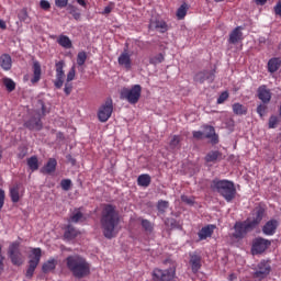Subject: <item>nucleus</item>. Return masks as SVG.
<instances>
[{"mask_svg": "<svg viewBox=\"0 0 281 281\" xmlns=\"http://www.w3.org/2000/svg\"><path fill=\"white\" fill-rule=\"evenodd\" d=\"M120 214L115 211V206L108 204L104 206L101 216V227L105 238H115L120 232Z\"/></svg>", "mask_w": 281, "mask_h": 281, "instance_id": "1", "label": "nucleus"}, {"mask_svg": "<svg viewBox=\"0 0 281 281\" xmlns=\"http://www.w3.org/2000/svg\"><path fill=\"white\" fill-rule=\"evenodd\" d=\"M65 263L68 271H70L74 278H77L78 280L91 276V263H89L82 256L70 255L66 258Z\"/></svg>", "mask_w": 281, "mask_h": 281, "instance_id": "2", "label": "nucleus"}, {"mask_svg": "<svg viewBox=\"0 0 281 281\" xmlns=\"http://www.w3.org/2000/svg\"><path fill=\"white\" fill-rule=\"evenodd\" d=\"M262 218H265V209H256L252 211V216L247 218L244 222H237L235 224V238H245V235L247 232H251V229H255V227H258L260 223L262 222Z\"/></svg>", "mask_w": 281, "mask_h": 281, "instance_id": "3", "label": "nucleus"}, {"mask_svg": "<svg viewBox=\"0 0 281 281\" xmlns=\"http://www.w3.org/2000/svg\"><path fill=\"white\" fill-rule=\"evenodd\" d=\"M211 189L213 192H217L220 196H223L227 203L236 199V187L229 180L215 179L211 182Z\"/></svg>", "mask_w": 281, "mask_h": 281, "instance_id": "4", "label": "nucleus"}, {"mask_svg": "<svg viewBox=\"0 0 281 281\" xmlns=\"http://www.w3.org/2000/svg\"><path fill=\"white\" fill-rule=\"evenodd\" d=\"M164 265H169V268L165 270L156 268L153 271V281L175 280V276H177V265L170 259L165 260Z\"/></svg>", "mask_w": 281, "mask_h": 281, "instance_id": "5", "label": "nucleus"}, {"mask_svg": "<svg viewBox=\"0 0 281 281\" xmlns=\"http://www.w3.org/2000/svg\"><path fill=\"white\" fill-rule=\"evenodd\" d=\"M8 256L14 267H21L25 262V256L21 252V243L19 241L9 245Z\"/></svg>", "mask_w": 281, "mask_h": 281, "instance_id": "6", "label": "nucleus"}, {"mask_svg": "<svg viewBox=\"0 0 281 281\" xmlns=\"http://www.w3.org/2000/svg\"><path fill=\"white\" fill-rule=\"evenodd\" d=\"M122 100H126L130 104H137L142 98V86L134 85L132 88H123L121 91Z\"/></svg>", "mask_w": 281, "mask_h": 281, "instance_id": "7", "label": "nucleus"}, {"mask_svg": "<svg viewBox=\"0 0 281 281\" xmlns=\"http://www.w3.org/2000/svg\"><path fill=\"white\" fill-rule=\"evenodd\" d=\"M43 256L41 248H33L29 256V267L26 270V278H32L34 276V271H36V267L41 262V257Z\"/></svg>", "mask_w": 281, "mask_h": 281, "instance_id": "8", "label": "nucleus"}, {"mask_svg": "<svg viewBox=\"0 0 281 281\" xmlns=\"http://www.w3.org/2000/svg\"><path fill=\"white\" fill-rule=\"evenodd\" d=\"M113 115V99L108 98L104 103H102L98 111V117L101 122H109Z\"/></svg>", "mask_w": 281, "mask_h": 281, "instance_id": "9", "label": "nucleus"}, {"mask_svg": "<svg viewBox=\"0 0 281 281\" xmlns=\"http://www.w3.org/2000/svg\"><path fill=\"white\" fill-rule=\"evenodd\" d=\"M148 30L150 32H159L160 34H166L168 31V23L160 18H151L149 20Z\"/></svg>", "mask_w": 281, "mask_h": 281, "instance_id": "10", "label": "nucleus"}, {"mask_svg": "<svg viewBox=\"0 0 281 281\" xmlns=\"http://www.w3.org/2000/svg\"><path fill=\"white\" fill-rule=\"evenodd\" d=\"M270 246H271V241L269 239H265L262 237L255 239L252 244L254 256L258 254H263V251H267V249H269Z\"/></svg>", "mask_w": 281, "mask_h": 281, "instance_id": "11", "label": "nucleus"}, {"mask_svg": "<svg viewBox=\"0 0 281 281\" xmlns=\"http://www.w3.org/2000/svg\"><path fill=\"white\" fill-rule=\"evenodd\" d=\"M42 106V113H37L36 116L31 119L25 123L26 128H30L31 131H41L43 128V123H41V115H45V105L41 103Z\"/></svg>", "mask_w": 281, "mask_h": 281, "instance_id": "12", "label": "nucleus"}, {"mask_svg": "<svg viewBox=\"0 0 281 281\" xmlns=\"http://www.w3.org/2000/svg\"><path fill=\"white\" fill-rule=\"evenodd\" d=\"M269 273H271V265H269V262H267V261H261L257 266V270L255 272V278H257V280H265V278H267V276H269Z\"/></svg>", "mask_w": 281, "mask_h": 281, "instance_id": "13", "label": "nucleus"}, {"mask_svg": "<svg viewBox=\"0 0 281 281\" xmlns=\"http://www.w3.org/2000/svg\"><path fill=\"white\" fill-rule=\"evenodd\" d=\"M257 95L263 104H269L271 102V90L267 89V86L259 87L257 90Z\"/></svg>", "mask_w": 281, "mask_h": 281, "instance_id": "14", "label": "nucleus"}, {"mask_svg": "<svg viewBox=\"0 0 281 281\" xmlns=\"http://www.w3.org/2000/svg\"><path fill=\"white\" fill-rule=\"evenodd\" d=\"M276 229H278V221L270 220L262 227V232L266 236H273L276 234Z\"/></svg>", "mask_w": 281, "mask_h": 281, "instance_id": "15", "label": "nucleus"}, {"mask_svg": "<svg viewBox=\"0 0 281 281\" xmlns=\"http://www.w3.org/2000/svg\"><path fill=\"white\" fill-rule=\"evenodd\" d=\"M204 137H206V139H211L212 144H218V135H216L214 126H204Z\"/></svg>", "mask_w": 281, "mask_h": 281, "instance_id": "16", "label": "nucleus"}, {"mask_svg": "<svg viewBox=\"0 0 281 281\" xmlns=\"http://www.w3.org/2000/svg\"><path fill=\"white\" fill-rule=\"evenodd\" d=\"M214 229H216V226H214V225L204 226V227L198 233L199 239H200V240H205V239H207V238H211V237H212V234H214Z\"/></svg>", "mask_w": 281, "mask_h": 281, "instance_id": "17", "label": "nucleus"}, {"mask_svg": "<svg viewBox=\"0 0 281 281\" xmlns=\"http://www.w3.org/2000/svg\"><path fill=\"white\" fill-rule=\"evenodd\" d=\"M194 80L195 82H200V83H203L205 80H207V82H213L214 72H205V71L196 72V75L194 76Z\"/></svg>", "mask_w": 281, "mask_h": 281, "instance_id": "18", "label": "nucleus"}, {"mask_svg": "<svg viewBox=\"0 0 281 281\" xmlns=\"http://www.w3.org/2000/svg\"><path fill=\"white\" fill-rule=\"evenodd\" d=\"M239 41H243V32L240 31V26H237L231 32L228 43L236 45Z\"/></svg>", "mask_w": 281, "mask_h": 281, "instance_id": "19", "label": "nucleus"}, {"mask_svg": "<svg viewBox=\"0 0 281 281\" xmlns=\"http://www.w3.org/2000/svg\"><path fill=\"white\" fill-rule=\"evenodd\" d=\"M0 67L4 69V71L12 69V56H10V54H2L0 56Z\"/></svg>", "mask_w": 281, "mask_h": 281, "instance_id": "20", "label": "nucleus"}, {"mask_svg": "<svg viewBox=\"0 0 281 281\" xmlns=\"http://www.w3.org/2000/svg\"><path fill=\"white\" fill-rule=\"evenodd\" d=\"M57 43L64 49H71V47H74V43L71 42V40L67 35H63V34L59 35L58 38H57Z\"/></svg>", "mask_w": 281, "mask_h": 281, "instance_id": "21", "label": "nucleus"}, {"mask_svg": "<svg viewBox=\"0 0 281 281\" xmlns=\"http://www.w3.org/2000/svg\"><path fill=\"white\" fill-rule=\"evenodd\" d=\"M281 67V58L272 57L268 60V71H278Z\"/></svg>", "mask_w": 281, "mask_h": 281, "instance_id": "22", "label": "nucleus"}, {"mask_svg": "<svg viewBox=\"0 0 281 281\" xmlns=\"http://www.w3.org/2000/svg\"><path fill=\"white\" fill-rule=\"evenodd\" d=\"M57 165L58 162L56 161V159L50 158L47 161L46 166L42 169V172H44L45 175H52V172H55Z\"/></svg>", "mask_w": 281, "mask_h": 281, "instance_id": "23", "label": "nucleus"}, {"mask_svg": "<svg viewBox=\"0 0 281 281\" xmlns=\"http://www.w3.org/2000/svg\"><path fill=\"white\" fill-rule=\"evenodd\" d=\"M68 13L71 14L72 19L75 21H80L82 19V13H80V9L74 4H68L67 5Z\"/></svg>", "mask_w": 281, "mask_h": 281, "instance_id": "24", "label": "nucleus"}, {"mask_svg": "<svg viewBox=\"0 0 281 281\" xmlns=\"http://www.w3.org/2000/svg\"><path fill=\"white\" fill-rule=\"evenodd\" d=\"M190 265L193 273H196L201 269V257L198 255H192L190 259Z\"/></svg>", "mask_w": 281, "mask_h": 281, "instance_id": "25", "label": "nucleus"}, {"mask_svg": "<svg viewBox=\"0 0 281 281\" xmlns=\"http://www.w3.org/2000/svg\"><path fill=\"white\" fill-rule=\"evenodd\" d=\"M150 181H151V178H150V175L148 173H143L137 178V183L142 188H148V186H150Z\"/></svg>", "mask_w": 281, "mask_h": 281, "instance_id": "26", "label": "nucleus"}, {"mask_svg": "<svg viewBox=\"0 0 281 281\" xmlns=\"http://www.w3.org/2000/svg\"><path fill=\"white\" fill-rule=\"evenodd\" d=\"M188 10H189V7H188V3H182L178 10H177V13H176V16L179 21H183V19H186V15L188 14Z\"/></svg>", "mask_w": 281, "mask_h": 281, "instance_id": "27", "label": "nucleus"}, {"mask_svg": "<svg viewBox=\"0 0 281 281\" xmlns=\"http://www.w3.org/2000/svg\"><path fill=\"white\" fill-rule=\"evenodd\" d=\"M233 113H235V115H247V106L240 103H234Z\"/></svg>", "mask_w": 281, "mask_h": 281, "instance_id": "28", "label": "nucleus"}, {"mask_svg": "<svg viewBox=\"0 0 281 281\" xmlns=\"http://www.w3.org/2000/svg\"><path fill=\"white\" fill-rule=\"evenodd\" d=\"M76 236H78V231H76V228H74L72 226H68L64 234V238L66 240H74Z\"/></svg>", "mask_w": 281, "mask_h": 281, "instance_id": "29", "label": "nucleus"}, {"mask_svg": "<svg viewBox=\"0 0 281 281\" xmlns=\"http://www.w3.org/2000/svg\"><path fill=\"white\" fill-rule=\"evenodd\" d=\"M119 65H124L127 69L131 67V56L128 53H122L119 57Z\"/></svg>", "mask_w": 281, "mask_h": 281, "instance_id": "30", "label": "nucleus"}, {"mask_svg": "<svg viewBox=\"0 0 281 281\" xmlns=\"http://www.w3.org/2000/svg\"><path fill=\"white\" fill-rule=\"evenodd\" d=\"M54 269H56V260L54 259H49L42 267L44 273H49V271H54Z\"/></svg>", "mask_w": 281, "mask_h": 281, "instance_id": "31", "label": "nucleus"}, {"mask_svg": "<svg viewBox=\"0 0 281 281\" xmlns=\"http://www.w3.org/2000/svg\"><path fill=\"white\" fill-rule=\"evenodd\" d=\"M164 60H166V55L162 53L154 55L149 58L150 65H160V63H164Z\"/></svg>", "mask_w": 281, "mask_h": 281, "instance_id": "32", "label": "nucleus"}, {"mask_svg": "<svg viewBox=\"0 0 281 281\" xmlns=\"http://www.w3.org/2000/svg\"><path fill=\"white\" fill-rule=\"evenodd\" d=\"M64 82H65V72L64 71L57 72V76L54 82L56 89H61Z\"/></svg>", "mask_w": 281, "mask_h": 281, "instance_id": "33", "label": "nucleus"}, {"mask_svg": "<svg viewBox=\"0 0 281 281\" xmlns=\"http://www.w3.org/2000/svg\"><path fill=\"white\" fill-rule=\"evenodd\" d=\"M10 196H11V201L13 203H19V199H20L19 184H16L10 189Z\"/></svg>", "mask_w": 281, "mask_h": 281, "instance_id": "34", "label": "nucleus"}, {"mask_svg": "<svg viewBox=\"0 0 281 281\" xmlns=\"http://www.w3.org/2000/svg\"><path fill=\"white\" fill-rule=\"evenodd\" d=\"M218 159H221V153L216 150L209 153L205 157V160L207 162L218 161Z\"/></svg>", "mask_w": 281, "mask_h": 281, "instance_id": "35", "label": "nucleus"}, {"mask_svg": "<svg viewBox=\"0 0 281 281\" xmlns=\"http://www.w3.org/2000/svg\"><path fill=\"white\" fill-rule=\"evenodd\" d=\"M3 85L9 92H12L14 89H16V83H14V81L10 78H3Z\"/></svg>", "mask_w": 281, "mask_h": 281, "instance_id": "36", "label": "nucleus"}, {"mask_svg": "<svg viewBox=\"0 0 281 281\" xmlns=\"http://www.w3.org/2000/svg\"><path fill=\"white\" fill-rule=\"evenodd\" d=\"M18 19L19 21H22V23H30V15L27 14V9H22L19 13H18Z\"/></svg>", "mask_w": 281, "mask_h": 281, "instance_id": "37", "label": "nucleus"}, {"mask_svg": "<svg viewBox=\"0 0 281 281\" xmlns=\"http://www.w3.org/2000/svg\"><path fill=\"white\" fill-rule=\"evenodd\" d=\"M29 168L34 172L38 168V158L36 156H32L27 159Z\"/></svg>", "mask_w": 281, "mask_h": 281, "instance_id": "38", "label": "nucleus"}, {"mask_svg": "<svg viewBox=\"0 0 281 281\" xmlns=\"http://www.w3.org/2000/svg\"><path fill=\"white\" fill-rule=\"evenodd\" d=\"M85 63H87V53L85 50H81L77 55V65H79V67H82Z\"/></svg>", "mask_w": 281, "mask_h": 281, "instance_id": "39", "label": "nucleus"}, {"mask_svg": "<svg viewBox=\"0 0 281 281\" xmlns=\"http://www.w3.org/2000/svg\"><path fill=\"white\" fill-rule=\"evenodd\" d=\"M181 142V138L179 136H173L169 143L170 148H172V150L179 148V144Z\"/></svg>", "mask_w": 281, "mask_h": 281, "instance_id": "40", "label": "nucleus"}, {"mask_svg": "<svg viewBox=\"0 0 281 281\" xmlns=\"http://www.w3.org/2000/svg\"><path fill=\"white\" fill-rule=\"evenodd\" d=\"M168 205H169L168 201H164V200L158 201V204H157L158 212H160V214H164Z\"/></svg>", "mask_w": 281, "mask_h": 281, "instance_id": "41", "label": "nucleus"}, {"mask_svg": "<svg viewBox=\"0 0 281 281\" xmlns=\"http://www.w3.org/2000/svg\"><path fill=\"white\" fill-rule=\"evenodd\" d=\"M142 227L145 229V232H148L150 234V232H153V223H150V221L148 220H142Z\"/></svg>", "mask_w": 281, "mask_h": 281, "instance_id": "42", "label": "nucleus"}, {"mask_svg": "<svg viewBox=\"0 0 281 281\" xmlns=\"http://www.w3.org/2000/svg\"><path fill=\"white\" fill-rule=\"evenodd\" d=\"M61 190H65V192L69 191L71 188V180L70 179H64L60 182Z\"/></svg>", "mask_w": 281, "mask_h": 281, "instance_id": "43", "label": "nucleus"}, {"mask_svg": "<svg viewBox=\"0 0 281 281\" xmlns=\"http://www.w3.org/2000/svg\"><path fill=\"white\" fill-rule=\"evenodd\" d=\"M40 8L44 10L45 12H48V10L52 9V4L47 0H41L40 1Z\"/></svg>", "mask_w": 281, "mask_h": 281, "instance_id": "44", "label": "nucleus"}, {"mask_svg": "<svg viewBox=\"0 0 281 281\" xmlns=\"http://www.w3.org/2000/svg\"><path fill=\"white\" fill-rule=\"evenodd\" d=\"M71 223H80L82 221V213L80 211H77L71 217Z\"/></svg>", "mask_w": 281, "mask_h": 281, "instance_id": "45", "label": "nucleus"}, {"mask_svg": "<svg viewBox=\"0 0 281 281\" xmlns=\"http://www.w3.org/2000/svg\"><path fill=\"white\" fill-rule=\"evenodd\" d=\"M227 98H229V93L227 91L222 92L217 98V104H223V102H225Z\"/></svg>", "mask_w": 281, "mask_h": 281, "instance_id": "46", "label": "nucleus"}, {"mask_svg": "<svg viewBox=\"0 0 281 281\" xmlns=\"http://www.w3.org/2000/svg\"><path fill=\"white\" fill-rule=\"evenodd\" d=\"M257 113L258 115H260V117H263L265 116V113H267V105L265 104H259L257 106Z\"/></svg>", "mask_w": 281, "mask_h": 281, "instance_id": "47", "label": "nucleus"}, {"mask_svg": "<svg viewBox=\"0 0 281 281\" xmlns=\"http://www.w3.org/2000/svg\"><path fill=\"white\" fill-rule=\"evenodd\" d=\"M273 12L276 16H280L281 19V0H279L277 4L273 7Z\"/></svg>", "mask_w": 281, "mask_h": 281, "instance_id": "48", "label": "nucleus"}, {"mask_svg": "<svg viewBox=\"0 0 281 281\" xmlns=\"http://www.w3.org/2000/svg\"><path fill=\"white\" fill-rule=\"evenodd\" d=\"M68 3H69V0H55V5L57 8H61V9L67 8Z\"/></svg>", "mask_w": 281, "mask_h": 281, "instance_id": "49", "label": "nucleus"}, {"mask_svg": "<svg viewBox=\"0 0 281 281\" xmlns=\"http://www.w3.org/2000/svg\"><path fill=\"white\" fill-rule=\"evenodd\" d=\"M278 126V116H270L269 128H276Z\"/></svg>", "mask_w": 281, "mask_h": 281, "instance_id": "50", "label": "nucleus"}, {"mask_svg": "<svg viewBox=\"0 0 281 281\" xmlns=\"http://www.w3.org/2000/svg\"><path fill=\"white\" fill-rule=\"evenodd\" d=\"M181 201L183 203H187V205H193L194 204V199L193 198H190L188 195H182L181 196Z\"/></svg>", "mask_w": 281, "mask_h": 281, "instance_id": "51", "label": "nucleus"}, {"mask_svg": "<svg viewBox=\"0 0 281 281\" xmlns=\"http://www.w3.org/2000/svg\"><path fill=\"white\" fill-rule=\"evenodd\" d=\"M5 203V191L0 189V212L3 210V205Z\"/></svg>", "mask_w": 281, "mask_h": 281, "instance_id": "52", "label": "nucleus"}, {"mask_svg": "<svg viewBox=\"0 0 281 281\" xmlns=\"http://www.w3.org/2000/svg\"><path fill=\"white\" fill-rule=\"evenodd\" d=\"M41 80V71H35L33 78L31 79L32 85H36Z\"/></svg>", "mask_w": 281, "mask_h": 281, "instance_id": "53", "label": "nucleus"}, {"mask_svg": "<svg viewBox=\"0 0 281 281\" xmlns=\"http://www.w3.org/2000/svg\"><path fill=\"white\" fill-rule=\"evenodd\" d=\"M114 7L115 5L113 4V2H111L110 5L104 8V10L102 11V14H111V12H113Z\"/></svg>", "mask_w": 281, "mask_h": 281, "instance_id": "54", "label": "nucleus"}, {"mask_svg": "<svg viewBox=\"0 0 281 281\" xmlns=\"http://www.w3.org/2000/svg\"><path fill=\"white\" fill-rule=\"evenodd\" d=\"M193 137L195 139H203L205 137V134L203 132H201V131H194L193 132Z\"/></svg>", "mask_w": 281, "mask_h": 281, "instance_id": "55", "label": "nucleus"}, {"mask_svg": "<svg viewBox=\"0 0 281 281\" xmlns=\"http://www.w3.org/2000/svg\"><path fill=\"white\" fill-rule=\"evenodd\" d=\"M72 89L74 87L71 86V83H66L64 88V92L66 93V95H69Z\"/></svg>", "mask_w": 281, "mask_h": 281, "instance_id": "56", "label": "nucleus"}, {"mask_svg": "<svg viewBox=\"0 0 281 281\" xmlns=\"http://www.w3.org/2000/svg\"><path fill=\"white\" fill-rule=\"evenodd\" d=\"M76 78V71H70L67 75V83L71 82Z\"/></svg>", "mask_w": 281, "mask_h": 281, "instance_id": "57", "label": "nucleus"}, {"mask_svg": "<svg viewBox=\"0 0 281 281\" xmlns=\"http://www.w3.org/2000/svg\"><path fill=\"white\" fill-rule=\"evenodd\" d=\"M33 70L41 71V63H38V60L33 61Z\"/></svg>", "mask_w": 281, "mask_h": 281, "instance_id": "58", "label": "nucleus"}, {"mask_svg": "<svg viewBox=\"0 0 281 281\" xmlns=\"http://www.w3.org/2000/svg\"><path fill=\"white\" fill-rule=\"evenodd\" d=\"M0 30H8V24H5V21L0 19Z\"/></svg>", "mask_w": 281, "mask_h": 281, "instance_id": "59", "label": "nucleus"}, {"mask_svg": "<svg viewBox=\"0 0 281 281\" xmlns=\"http://www.w3.org/2000/svg\"><path fill=\"white\" fill-rule=\"evenodd\" d=\"M77 3L81 5L82 8H87V1L86 0H77Z\"/></svg>", "mask_w": 281, "mask_h": 281, "instance_id": "60", "label": "nucleus"}, {"mask_svg": "<svg viewBox=\"0 0 281 281\" xmlns=\"http://www.w3.org/2000/svg\"><path fill=\"white\" fill-rule=\"evenodd\" d=\"M255 3L257 5H265L267 3V0H255Z\"/></svg>", "mask_w": 281, "mask_h": 281, "instance_id": "61", "label": "nucleus"}, {"mask_svg": "<svg viewBox=\"0 0 281 281\" xmlns=\"http://www.w3.org/2000/svg\"><path fill=\"white\" fill-rule=\"evenodd\" d=\"M56 67H57L56 71H63V63L61 61L57 63Z\"/></svg>", "mask_w": 281, "mask_h": 281, "instance_id": "62", "label": "nucleus"}, {"mask_svg": "<svg viewBox=\"0 0 281 281\" xmlns=\"http://www.w3.org/2000/svg\"><path fill=\"white\" fill-rule=\"evenodd\" d=\"M3 271V256H0V272Z\"/></svg>", "mask_w": 281, "mask_h": 281, "instance_id": "63", "label": "nucleus"}, {"mask_svg": "<svg viewBox=\"0 0 281 281\" xmlns=\"http://www.w3.org/2000/svg\"><path fill=\"white\" fill-rule=\"evenodd\" d=\"M228 280H231V281H232V280H236V274H231L229 278H228Z\"/></svg>", "mask_w": 281, "mask_h": 281, "instance_id": "64", "label": "nucleus"}]
</instances>
